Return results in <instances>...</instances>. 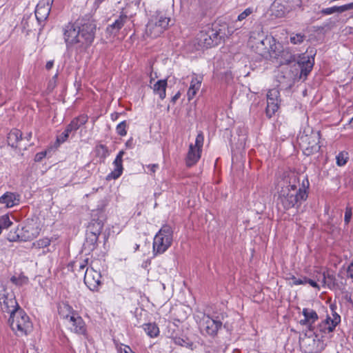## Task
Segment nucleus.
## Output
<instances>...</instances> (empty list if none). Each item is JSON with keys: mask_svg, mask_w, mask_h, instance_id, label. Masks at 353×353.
Returning a JSON list of instances; mask_svg holds the SVG:
<instances>
[{"mask_svg": "<svg viewBox=\"0 0 353 353\" xmlns=\"http://www.w3.org/2000/svg\"><path fill=\"white\" fill-rule=\"evenodd\" d=\"M96 24L92 19H80L75 23L68 24L64 29V39L66 44L87 47L94 40Z\"/></svg>", "mask_w": 353, "mask_h": 353, "instance_id": "f257e3e1", "label": "nucleus"}, {"mask_svg": "<svg viewBox=\"0 0 353 353\" xmlns=\"http://www.w3.org/2000/svg\"><path fill=\"white\" fill-rule=\"evenodd\" d=\"M279 199L284 208L289 209L305 201L307 194L305 190L299 188V181L295 174L281 181Z\"/></svg>", "mask_w": 353, "mask_h": 353, "instance_id": "f03ea898", "label": "nucleus"}, {"mask_svg": "<svg viewBox=\"0 0 353 353\" xmlns=\"http://www.w3.org/2000/svg\"><path fill=\"white\" fill-rule=\"evenodd\" d=\"M9 323L12 330L18 336L26 335L32 330V322L23 310H18L12 313L10 316Z\"/></svg>", "mask_w": 353, "mask_h": 353, "instance_id": "7ed1b4c3", "label": "nucleus"}, {"mask_svg": "<svg viewBox=\"0 0 353 353\" xmlns=\"http://www.w3.org/2000/svg\"><path fill=\"white\" fill-rule=\"evenodd\" d=\"M170 18L159 12L152 15L145 28V34L151 38L159 37L168 27Z\"/></svg>", "mask_w": 353, "mask_h": 353, "instance_id": "20e7f679", "label": "nucleus"}, {"mask_svg": "<svg viewBox=\"0 0 353 353\" xmlns=\"http://www.w3.org/2000/svg\"><path fill=\"white\" fill-rule=\"evenodd\" d=\"M173 231L169 225H163L153 240L154 255L164 253L172 245Z\"/></svg>", "mask_w": 353, "mask_h": 353, "instance_id": "39448f33", "label": "nucleus"}, {"mask_svg": "<svg viewBox=\"0 0 353 353\" xmlns=\"http://www.w3.org/2000/svg\"><path fill=\"white\" fill-rule=\"evenodd\" d=\"M204 137L201 132H199L195 140V143L189 145L188 152L185 158V163L188 167L195 165L201 158Z\"/></svg>", "mask_w": 353, "mask_h": 353, "instance_id": "423d86ee", "label": "nucleus"}, {"mask_svg": "<svg viewBox=\"0 0 353 353\" xmlns=\"http://www.w3.org/2000/svg\"><path fill=\"white\" fill-rule=\"evenodd\" d=\"M299 145L306 155H310L312 153L319 150V134L318 132L305 134L300 137Z\"/></svg>", "mask_w": 353, "mask_h": 353, "instance_id": "0eeeda50", "label": "nucleus"}, {"mask_svg": "<svg viewBox=\"0 0 353 353\" xmlns=\"http://www.w3.org/2000/svg\"><path fill=\"white\" fill-rule=\"evenodd\" d=\"M101 275L92 268H87L84 276V283L92 291H97L101 285Z\"/></svg>", "mask_w": 353, "mask_h": 353, "instance_id": "6e6552de", "label": "nucleus"}, {"mask_svg": "<svg viewBox=\"0 0 353 353\" xmlns=\"http://www.w3.org/2000/svg\"><path fill=\"white\" fill-rule=\"evenodd\" d=\"M264 41L263 31L258 33L252 32L248 41V45L256 53L263 55L265 49Z\"/></svg>", "mask_w": 353, "mask_h": 353, "instance_id": "1a4fd4ad", "label": "nucleus"}, {"mask_svg": "<svg viewBox=\"0 0 353 353\" xmlns=\"http://www.w3.org/2000/svg\"><path fill=\"white\" fill-rule=\"evenodd\" d=\"M54 0H41L37 4L35 10V17L41 23L45 21L50 14Z\"/></svg>", "mask_w": 353, "mask_h": 353, "instance_id": "9d476101", "label": "nucleus"}, {"mask_svg": "<svg viewBox=\"0 0 353 353\" xmlns=\"http://www.w3.org/2000/svg\"><path fill=\"white\" fill-rule=\"evenodd\" d=\"M340 321L341 316L332 310V317L327 316L319 324V329L323 333L332 332Z\"/></svg>", "mask_w": 353, "mask_h": 353, "instance_id": "9b49d317", "label": "nucleus"}, {"mask_svg": "<svg viewBox=\"0 0 353 353\" xmlns=\"http://www.w3.org/2000/svg\"><path fill=\"white\" fill-rule=\"evenodd\" d=\"M0 300L1 310L4 312H8L10 313V315H12V313L17 312V310H21L13 294H3V296L0 298Z\"/></svg>", "mask_w": 353, "mask_h": 353, "instance_id": "f8f14e48", "label": "nucleus"}, {"mask_svg": "<svg viewBox=\"0 0 353 353\" xmlns=\"http://www.w3.org/2000/svg\"><path fill=\"white\" fill-rule=\"evenodd\" d=\"M73 315L74 316H71V318L68 319V321L66 322L69 326V328L71 331L77 334H85L86 328L83 319L78 314L77 312Z\"/></svg>", "mask_w": 353, "mask_h": 353, "instance_id": "ddd939ff", "label": "nucleus"}, {"mask_svg": "<svg viewBox=\"0 0 353 353\" xmlns=\"http://www.w3.org/2000/svg\"><path fill=\"white\" fill-rule=\"evenodd\" d=\"M222 323L220 321L213 319L209 316H204L202 320L201 328L208 334L213 336L217 333Z\"/></svg>", "mask_w": 353, "mask_h": 353, "instance_id": "4468645a", "label": "nucleus"}, {"mask_svg": "<svg viewBox=\"0 0 353 353\" xmlns=\"http://www.w3.org/2000/svg\"><path fill=\"white\" fill-rule=\"evenodd\" d=\"M279 91L276 89L271 90L266 94L267 106H266V114L271 117L274 114L279 108L278 105V96Z\"/></svg>", "mask_w": 353, "mask_h": 353, "instance_id": "2eb2a0df", "label": "nucleus"}, {"mask_svg": "<svg viewBox=\"0 0 353 353\" xmlns=\"http://www.w3.org/2000/svg\"><path fill=\"white\" fill-rule=\"evenodd\" d=\"M297 63L301 68L300 77H306L313 68L314 59L312 56H306L303 54L302 56L299 57Z\"/></svg>", "mask_w": 353, "mask_h": 353, "instance_id": "dca6fc26", "label": "nucleus"}, {"mask_svg": "<svg viewBox=\"0 0 353 353\" xmlns=\"http://www.w3.org/2000/svg\"><path fill=\"white\" fill-rule=\"evenodd\" d=\"M124 151H120L117 155L114 162V170L108 174L107 179H118L123 173V157L124 154Z\"/></svg>", "mask_w": 353, "mask_h": 353, "instance_id": "f3484780", "label": "nucleus"}, {"mask_svg": "<svg viewBox=\"0 0 353 353\" xmlns=\"http://www.w3.org/2000/svg\"><path fill=\"white\" fill-rule=\"evenodd\" d=\"M302 314L304 316L303 319H301L299 323L302 325H307L310 330H313V324L318 320L319 316L317 313L312 309L303 308Z\"/></svg>", "mask_w": 353, "mask_h": 353, "instance_id": "a211bd4d", "label": "nucleus"}, {"mask_svg": "<svg viewBox=\"0 0 353 353\" xmlns=\"http://www.w3.org/2000/svg\"><path fill=\"white\" fill-rule=\"evenodd\" d=\"M273 43L270 45L268 53L271 59H279L281 57L282 59L283 54L284 52L282 50V46L279 43H276L275 40L272 38ZM292 61V56L290 55L289 59H280L279 63L283 64L284 63H289Z\"/></svg>", "mask_w": 353, "mask_h": 353, "instance_id": "6ab92c4d", "label": "nucleus"}, {"mask_svg": "<svg viewBox=\"0 0 353 353\" xmlns=\"http://www.w3.org/2000/svg\"><path fill=\"white\" fill-rule=\"evenodd\" d=\"M19 194L14 192H6L0 197V203L5 205L8 208L19 205Z\"/></svg>", "mask_w": 353, "mask_h": 353, "instance_id": "aec40b11", "label": "nucleus"}, {"mask_svg": "<svg viewBox=\"0 0 353 353\" xmlns=\"http://www.w3.org/2000/svg\"><path fill=\"white\" fill-rule=\"evenodd\" d=\"M58 312L61 318L68 321V319L71 318V316H74L77 312L74 311L72 307L67 303L62 302L58 305Z\"/></svg>", "mask_w": 353, "mask_h": 353, "instance_id": "412c9836", "label": "nucleus"}, {"mask_svg": "<svg viewBox=\"0 0 353 353\" xmlns=\"http://www.w3.org/2000/svg\"><path fill=\"white\" fill-rule=\"evenodd\" d=\"M198 45L201 48H208L213 46V41L210 35V31L201 32L196 37Z\"/></svg>", "mask_w": 353, "mask_h": 353, "instance_id": "4be33fe9", "label": "nucleus"}, {"mask_svg": "<svg viewBox=\"0 0 353 353\" xmlns=\"http://www.w3.org/2000/svg\"><path fill=\"white\" fill-rule=\"evenodd\" d=\"M22 139V133L18 129L12 130L8 134L7 141L9 145L17 148L19 141Z\"/></svg>", "mask_w": 353, "mask_h": 353, "instance_id": "5701e85b", "label": "nucleus"}, {"mask_svg": "<svg viewBox=\"0 0 353 353\" xmlns=\"http://www.w3.org/2000/svg\"><path fill=\"white\" fill-rule=\"evenodd\" d=\"M167 87V81L161 79L157 81L153 85L152 89L155 94H158L161 99H163L165 96V90Z\"/></svg>", "mask_w": 353, "mask_h": 353, "instance_id": "b1692460", "label": "nucleus"}, {"mask_svg": "<svg viewBox=\"0 0 353 353\" xmlns=\"http://www.w3.org/2000/svg\"><path fill=\"white\" fill-rule=\"evenodd\" d=\"M201 81L198 77H193L190 86L188 90L187 96L189 101L193 99L198 90L200 89Z\"/></svg>", "mask_w": 353, "mask_h": 353, "instance_id": "393cba45", "label": "nucleus"}, {"mask_svg": "<svg viewBox=\"0 0 353 353\" xmlns=\"http://www.w3.org/2000/svg\"><path fill=\"white\" fill-rule=\"evenodd\" d=\"M350 10V5L347 3L340 6H334L330 8H323L321 10V13L323 15H330L335 12L342 13Z\"/></svg>", "mask_w": 353, "mask_h": 353, "instance_id": "a878e982", "label": "nucleus"}, {"mask_svg": "<svg viewBox=\"0 0 353 353\" xmlns=\"http://www.w3.org/2000/svg\"><path fill=\"white\" fill-rule=\"evenodd\" d=\"M88 121L87 116L81 115L78 117L74 118L67 126L72 130H77L81 125L85 124Z\"/></svg>", "mask_w": 353, "mask_h": 353, "instance_id": "bb28decb", "label": "nucleus"}, {"mask_svg": "<svg viewBox=\"0 0 353 353\" xmlns=\"http://www.w3.org/2000/svg\"><path fill=\"white\" fill-rule=\"evenodd\" d=\"M144 330L150 337H156L159 333L157 325L154 323H148L144 325Z\"/></svg>", "mask_w": 353, "mask_h": 353, "instance_id": "cd10ccee", "label": "nucleus"}, {"mask_svg": "<svg viewBox=\"0 0 353 353\" xmlns=\"http://www.w3.org/2000/svg\"><path fill=\"white\" fill-rule=\"evenodd\" d=\"M305 37V35L302 33H292L290 34V43L294 45H299L304 41Z\"/></svg>", "mask_w": 353, "mask_h": 353, "instance_id": "c85d7f7f", "label": "nucleus"}, {"mask_svg": "<svg viewBox=\"0 0 353 353\" xmlns=\"http://www.w3.org/2000/svg\"><path fill=\"white\" fill-rule=\"evenodd\" d=\"M349 154L347 152H341L336 157V164L339 166H343L347 162Z\"/></svg>", "mask_w": 353, "mask_h": 353, "instance_id": "c756f323", "label": "nucleus"}, {"mask_svg": "<svg viewBox=\"0 0 353 353\" xmlns=\"http://www.w3.org/2000/svg\"><path fill=\"white\" fill-rule=\"evenodd\" d=\"M128 17L126 15H120L119 19L115 20V21L111 25V27L117 30H120L125 23Z\"/></svg>", "mask_w": 353, "mask_h": 353, "instance_id": "7c9ffc66", "label": "nucleus"}, {"mask_svg": "<svg viewBox=\"0 0 353 353\" xmlns=\"http://www.w3.org/2000/svg\"><path fill=\"white\" fill-rule=\"evenodd\" d=\"M50 240L48 238L39 239L32 243V248L40 249L50 245Z\"/></svg>", "mask_w": 353, "mask_h": 353, "instance_id": "2f4dec72", "label": "nucleus"}, {"mask_svg": "<svg viewBox=\"0 0 353 353\" xmlns=\"http://www.w3.org/2000/svg\"><path fill=\"white\" fill-rule=\"evenodd\" d=\"M236 132L239 137V141L240 143V145L244 147L247 140L246 130L244 128H238Z\"/></svg>", "mask_w": 353, "mask_h": 353, "instance_id": "473e14b6", "label": "nucleus"}, {"mask_svg": "<svg viewBox=\"0 0 353 353\" xmlns=\"http://www.w3.org/2000/svg\"><path fill=\"white\" fill-rule=\"evenodd\" d=\"M323 274L325 276V280L327 282L326 285H327L329 288L334 285L336 281L335 276L328 270L323 272Z\"/></svg>", "mask_w": 353, "mask_h": 353, "instance_id": "72a5a7b5", "label": "nucleus"}, {"mask_svg": "<svg viewBox=\"0 0 353 353\" xmlns=\"http://www.w3.org/2000/svg\"><path fill=\"white\" fill-rule=\"evenodd\" d=\"M72 131L67 126L64 132H63L59 136L57 137V142L59 144L65 142L69 137V134Z\"/></svg>", "mask_w": 353, "mask_h": 353, "instance_id": "f704fd0d", "label": "nucleus"}, {"mask_svg": "<svg viewBox=\"0 0 353 353\" xmlns=\"http://www.w3.org/2000/svg\"><path fill=\"white\" fill-rule=\"evenodd\" d=\"M88 259L83 261H76L72 263V267L74 268L77 271H83L84 268L88 265Z\"/></svg>", "mask_w": 353, "mask_h": 353, "instance_id": "c9c22d12", "label": "nucleus"}, {"mask_svg": "<svg viewBox=\"0 0 353 353\" xmlns=\"http://www.w3.org/2000/svg\"><path fill=\"white\" fill-rule=\"evenodd\" d=\"M126 128H127L126 121H121V123H119L117 125V126L116 128L117 133L120 136L126 135V134H127Z\"/></svg>", "mask_w": 353, "mask_h": 353, "instance_id": "e433bc0d", "label": "nucleus"}, {"mask_svg": "<svg viewBox=\"0 0 353 353\" xmlns=\"http://www.w3.org/2000/svg\"><path fill=\"white\" fill-rule=\"evenodd\" d=\"M12 224V222L10 221L8 215H3L0 218V225L1 226V228H8L10 227Z\"/></svg>", "mask_w": 353, "mask_h": 353, "instance_id": "4c0bfd02", "label": "nucleus"}, {"mask_svg": "<svg viewBox=\"0 0 353 353\" xmlns=\"http://www.w3.org/2000/svg\"><path fill=\"white\" fill-rule=\"evenodd\" d=\"M210 35L213 41V46L217 45L219 40L221 39V36L217 31H214V30H210Z\"/></svg>", "mask_w": 353, "mask_h": 353, "instance_id": "58836bf2", "label": "nucleus"}, {"mask_svg": "<svg viewBox=\"0 0 353 353\" xmlns=\"http://www.w3.org/2000/svg\"><path fill=\"white\" fill-rule=\"evenodd\" d=\"M98 155H101L103 157H105L108 154V149L103 145H99L96 148Z\"/></svg>", "mask_w": 353, "mask_h": 353, "instance_id": "ea45409f", "label": "nucleus"}, {"mask_svg": "<svg viewBox=\"0 0 353 353\" xmlns=\"http://www.w3.org/2000/svg\"><path fill=\"white\" fill-rule=\"evenodd\" d=\"M253 10L252 8H248L247 9H245L243 12H241L239 16H238V21H242L243 19H245L246 17H248L250 14H251L252 13Z\"/></svg>", "mask_w": 353, "mask_h": 353, "instance_id": "a19ab883", "label": "nucleus"}, {"mask_svg": "<svg viewBox=\"0 0 353 353\" xmlns=\"http://www.w3.org/2000/svg\"><path fill=\"white\" fill-rule=\"evenodd\" d=\"M352 208L349 207L346 208L344 217V221L346 224L349 223V222L352 219Z\"/></svg>", "mask_w": 353, "mask_h": 353, "instance_id": "79ce46f5", "label": "nucleus"}, {"mask_svg": "<svg viewBox=\"0 0 353 353\" xmlns=\"http://www.w3.org/2000/svg\"><path fill=\"white\" fill-rule=\"evenodd\" d=\"M10 280L13 283L21 285L25 283L27 279L26 278H17L16 276H12Z\"/></svg>", "mask_w": 353, "mask_h": 353, "instance_id": "37998d69", "label": "nucleus"}, {"mask_svg": "<svg viewBox=\"0 0 353 353\" xmlns=\"http://www.w3.org/2000/svg\"><path fill=\"white\" fill-rule=\"evenodd\" d=\"M292 285H303L305 284V277L303 279H297L295 276L291 278Z\"/></svg>", "mask_w": 353, "mask_h": 353, "instance_id": "c03bdc74", "label": "nucleus"}, {"mask_svg": "<svg viewBox=\"0 0 353 353\" xmlns=\"http://www.w3.org/2000/svg\"><path fill=\"white\" fill-rule=\"evenodd\" d=\"M317 273L319 275V276L318 275L316 276V281L318 282L321 283L323 286L326 285L327 282H326V280H325V276L323 274V272L322 274H321L320 272H317Z\"/></svg>", "mask_w": 353, "mask_h": 353, "instance_id": "a18cd8bd", "label": "nucleus"}, {"mask_svg": "<svg viewBox=\"0 0 353 353\" xmlns=\"http://www.w3.org/2000/svg\"><path fill=\"white\" fill-rule=\"evenodd\" d=\"M305 283H309L312 287L320 290V286L316 281L305 277Z\"/></svg>", "mask_w": 353, "mask_h": 353, "instance_id": "49530a36", "label": "nucleus"}, {"mask_svg": "<svg viewBox=\"0 0 353 353\" xmlns=\"http://www.w3.org/2000/svg\"><path fill=\"white\" fill-rule=\"evenodd\" d=\"M46 156V152H39L35 155V161H41Z\"/></svg>", "mask_w": 353, "mask_h": 353, "instance_id": "de8ad7c7", "label": "nucleus"}, {"mask_svg": "<svg viewBox=\"0 0 353 353\" xmlns=\"http://www.w3.org/2000/svg\"><path fill=\"white\" fill-rule=\"evenodd\" d=\"M347 274L348 276L353 279V260L347 268Z\"/></svg>", "mask_w": 353, "mask_h": 353, "instance_id": "09e8293b", "label": "nucleus"}, {"mask_svg": "<svg viewBox=\"0 0 353 353\" xmlns=\"http://www.w3.org/2000/svg\"><path fill=\"white\" fill-rule=\"evenodd\" d=\"M148 168H149L150 171L152 173H154L156 172L157 169L159 168V165L158 164H151V165H148Z\"/></svg>", "mask_w": 353, "mask_h": 353, "instance_id": "8fccbe9b", "label": "nucleus"}, {"mask_svg": "<svg viewBox=\"0 0 353 353\" xmlns=\"http://www.w3.org/2000/svg\"><path fill=\"white\" fill-rule=\"evenodd\" d=\"M54 65V61H49L46 63V69L50 70Z\"/></svg>", "mask_w": 353, "mask_h": 353, "instance_id": "3c124183", "label": "nucleus"}, {"mask_svg": "<svg viewBox=\"0 0 353 353\" xmlns=\"http://www.w3.org/2000/svg\"><path fill=\"white\" fill-rule=\"evenodd\" d=\"M123 351H124V353H130V352L134 353V352H132V350L130 349V347L129 346H125Z\"/></svg>", "mask_w": 353, "mask_h": 353, "instance_id": "603ef678", "label": "nucleus"}, {"mask_svg": "<svg viewBox=\"0 0 353 353\" xmlns=\"http://www.w3.org/2000/svg\"><path fill=\"white\" fill-rule=\"evenodd\" d=\"M180 97V93L178 92L177 94H176L172 98V102H175L176 100H178V99Z\"/></svg>", "mask_w": 353, "mask_h": 353, "instance_id": "864d4df0", "label": "nucleus"}, {"mask_svg": "<svg viewBox=\"0 0 353 353\" xmlns=\"http://www.w3.org/2000/svg\"><path fill=\"white\" fill-rule=\"evenodd\" d=\"M32 134L31 132H28L26 136V139L28 140V141H30L32 138Z\"/></svg>", "mask_w": 353, "mask_h": 353, "instance_id": "5fc2aeb1", "label": "nucleus"}, {"mask_svg": "<svg viewBox=\"0 0 353 353\" xmlns=\"http://www.w3.org/2000/svg\"><path fill=\"white\" fill-rule=\"evenodd\" d=\"M348 125L350 126V128H353V117L350 120Z\"/></svg>", "mask_w": 353, "mask_h": 353, "instance_id": "6e6d98bb", "label": "nucleus"}, {"mask_svg": "<svg viewBox=\"0 0 353 353\" xmlns=\"http://www.w3.org/2000/svg\"><path fill=\"white\" fill-rule=\"evenodd\" d=\"M132 139H130V140H128V141L126 142L125 145H126L128 147H131V146H132Z\"/></svg>", "mask_w": 353, "mask_h": 353, "instance_id": "4d7b16f0", "label": "nucleus"}, {"mask_svg": "<svg viewBox=\"0 0 353 353\" xmlns=\"http://www.w3.org/2000/svg\"><path fill=\"white\" fill-rule=\"evenodd\" d=\"M183 341L182 339H179L178 340H176V341H175V342H176V343H178V344L182 345V344L181 343V341Z\"/></svg>", "mask_w": 353, "mask_h": 353, "instance_id": "13d9d810", "label": "nucleus"}, {"mask_svg": "<svg viewBox=\"0 0 353 353\" xmlns=\"http://www.w3.org/2000/svg\"><path fill=\"white\" fill-rule=\"evenodd\" d=\"M139 248V244H135V247H134L135 251L137 250Z\"/></svg>", "mask_w": 353, "mask_h": 353, "instance_id": "bf43d9fd", "label": "nucleus"}, {"mask_svg": "<svg viewBox=\"0 0 353 353\" xmlns=\"http://www.w3.org/2000/svg\"><path fill=\"white\" fill-rule=\"evenodd\" d=\"M349 5H350V10H352L353 9V2L352 3H350Z\"/></svg>", "mask_w": 353, "mask_h": 353, "instance_id": "052dcab7", "label": "nucleus"}, {"mask_svg": "<svg viewBox=\"0 0 353 353\" xmlns=\"http://www.w3.org/2000/svg\"><path fill=\"white\" fill-rule=\"evenodd\" d=\"M276 6V2L272 5V9Z\"/></svg>", "mask_w": 353, "mask_h": 353, "instance_id": "680f3d73", "label": "nucleus"}, {"mask_svg": "<svg viewBox=\"0 0 353 353\" xmlns=\"http://www.w3.org/2000/svg\"><path fill=\"white\" fill-rule=\"evenodd\" d=\"M57 74H56L54 77V79L57 78Z\"/></svg>", "mask_w": 353, "mask_h": 353, "instance_id": "e2e57ef3", "label": "nucleus"}]
</instances>
